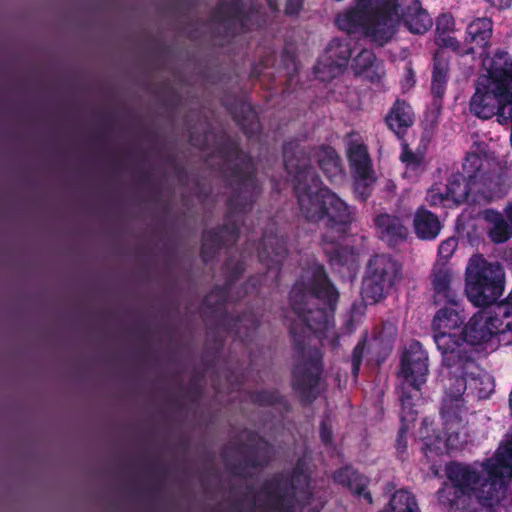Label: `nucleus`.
Here are the masks:
<instances>
[{"mask_svg": "<svg viewBox=\"0 0 512 512\" xmlns=\"http://www.w3.org/2000/svg\"><path fill=\"white\" fill-rule=\"evenodd\" d=\"M296 319L289 324L293 350L301 361L292 370V388L302 405L312 404L319 396L323 373V354L316 347L306 348L308 335L322 338L333 326L339 292L323 264L313 261L302 269L288 295Z\"/></svg>", "mask_w": 512, "mask_h": 512, "instance_id": "nucleus-1", "label": "nucleus"}, {"mask_svg": "<svg viewBox=\"0 0 512 512\" xmlns=\"http://www.w3.org/2000/svg\"><path fill=\"white\" fill-rule=\"evenodd\" d=\"M214 148L225 164L223 180L231 193L226 200L224 223L202 233L200 257L204 264L211 262L221 249L238 241L240 223L252 211L261 192L255 161L242 149L238 138L222 132L216 135Z\"/></svg>", "mask_w": 512, "mask_h": 512, "instance_id": "nucleus-2", "label": "nucleus"}, {"mask_svg": "<svg viewBox=\"0 0 512 512\" xmlns=\"http://www.w3.org/2000/svg\"><path fill=\"white\" fill-rule=\"evenodd\" d=\"M283 165L291 177L293 191L302 216L322 228L321 241L344 239L356 220L357 209L348 205L323 185L310 159L297 140L284 141Z\"/></svg>", "mask_w": 512, "mask_h": 512, "instance_id": "nucleus-3", "label": "nucleus"}, {"mask_svg": "<svg viewBox=\"0 0 512 512\" xmlns=\"http://www.w3.org/2000/svg\"><path fill=\"white\" fill-rule=\"evenodd\" d=\"M447 481L436 492L439 505L451 512H462L472 497L493 511L495 507L512 506V449L505 445L495 458H487L480 465L451 461L445 465Z\"/></svg>", "mask_w": 512, "mask_h": 512, "instance_id": "nucleus-4", "label": "nucleus"}, {"mask_svg": "<svg viewBox=\"0 0 512 512\" xmlns=\"http://www.w3.org/2000/svg\"><path fill=\"white\" fill-rule=\"evenodd\" d=\"M401 22L413 34H423L432 26L419 0H355L353 6L335 17L339 30L379 47L391 41Z\"/></svg>", "mask_w": 512, "mask_h": 512, "instance_id": "nucleus-5", "label": "nucleus"}, {"mask_svg": "<svg viewBox=\"0 0 512 512\" xmlns=\"http://www.w3.org/2000/svg\"><path fill=\"white\" fill-rule=\"evenodd\" d=\"M263 280L261 275L250 276L247 281L237 290L236 296L231 297L232 302H237L256 291ZM232 289L227 285H216L204 297L203 305L209 311L211 319L215 320L217 332L209 331L204 344L202 363L207 368H214L220 358L224 346V338L220 332L231 335L234 340L247 343L254 336L260 326V320L252 311H245L233 316L226 309L230 300Z\"/></svg>", "mask_w": 512, "mask_h": 512, "instance_id": "nucleus-6", "label": "nucleus"}, {"mask_svg": "<svg viewBox=\"0 0 512 512\" xmlns=\"http://www.w3.org/2000/svg\"><path fill=\"white\" fill-rule=\"evenodd\" d=\"M428 354L423 345L413 340L403 352L400 360L399 400L401 403V425L397 432L395 448L397 458L404 461L408 458L407 433L417 417V402L422 396V386L426 383L428 369Z\"/></svg>", "mask_w": 512, "mask_h": 512, "instance_id": "nucleus-7", "label": "nucleus"}, {"mask_svg": "<svg viewBox=\"0 0 512 512\" xmlns=\"http://www.w3.org/2000/svg\"><path fill=\"white\" fill-rule=\"evenodd\" d=\"M436 346L442 355L444 414L449 416L450 409L466 407L463 394L467 389V377L474 375L477 362L474 352L464 344L452 341L450 336L440 335Z\"/></svg>", "mask_w": 512, "mask_h": 512, "instance_id": "nucleus-8", "label": "nucleus"}, {"mask_svg": "<svg viewBox=\"0 0 512 512\" xmlns=\"http://www.w3.org/2000/svg\"><path fill=\"white\" fill-rule=\"evenodd\" d=\"M260 493L269 500L271 509L276 512H295L297 504L301 507L310 505L313 493L305 460L297 459L290 474L278 472L265 480Z\"/></svg>", "mask_w": 512, "mask_h": 512, "instance_id": "nucleus-9", "label": "nucleus"}, {"mask_svg": "<svg viewBox=\"0 0 512 512\" xmlns=\"http://www.w3.org/2000/svg\"><path fill=\"white\" fill-rule=\"evenodd\" d=\"M505 287V272L502 266L487 261L483 255L474 254L465 271V294L476 307L495 306Z\"/></svg>", "mask_w": 512, "mask_h": 512, "instance_id": "nucleus-10", "label": "nucleus"}, {"mask_svg": "<svg viewBox=\"0 0 512 512\" xmlns=\"http://www.w3.org/2000/svg\"><path fill=\"white\" fill-rule=\"evenodd\" d=\"M246 439L248 444L226 446L221 453L226 470L235 478H250L251 469L266 468L273 460V446L265 438L249 430Z\"/></svg>", "mask_w": 512, "mask_h": 512, "instance_id": "nucleus-11", "label": "nucleus"}, {"mask_svg": "<svg viewBox=\"0 0 512 512\" xmlns=\"http://www.w3.org/2000/svg\"><path fill=\"white\" fill-rule=\"evenodd\" d=\"M402 278V265L390 255L376 254L367 264L362 281L361 295L369 304L384 299Z\"/></svg>", "mask_w": 512, "mask_h": 512, "instance_id": "nucleus-12", "label": "nucleus"}, {"mask_svg": "<svg viewBox=\"0 0 512 512\" xmlns=\"http://www.w3.org/2000/svg\"><path fill=\"white\" fill-rule=\"evenodd\" d=\"M262 6L257 0H219L212 13L215 23L224 28V38L252 30V20L260 13Z\"/></svg>", "mask_w": 512, "mask_h": 512, "instance_id": "nucleus-13", "label": "nucleus"}, {"mask_svg": "<svg viewBox=\"0 0 512 512\" xmlns=\"http://www.w3.org/2000/svg\"><path fill=\"white\" fill-rule=\"evenodd\" d=\"M469 110L479 119L488 120L497 116L500 124H508L512 121V93L497 90L477 79Z\"/></svg>", "mask_w": 512, "mask_h": 512, "instance_id": "nucleus-14", "label": "nucleus"}, {"mask_svg": "<svg viewBox=\"0 0 512 512\" xmlns=\"http://www.w3.org/2000/svg\"><path fill=\"white\" fill-rule=\"evenodd\" d=\"M448 415L444 414V402L440 409V416L443 421L444 435L425 436L423 439V449L425 453L441 455L450 450H458L467 442L462 430L465 428V416L467 408L461 407L456 410L452 408Z\"/></svg>", "mask_w": 512, "mask_h": 512, "instance_id": "nucleus-15", "label": "nucleus"}, {"mask_svg": "<svg viewBox=\"0 0 512 512\" xmlns=\"http://www.w3.org/2000/svg\"><path fill=\"white\" fill-rule=\"evenodd\" d=\"M505 324L504 318L496 313V305L491 310L478 311L461 329L458 342L475 347L484 346L496 335L509 331Z\"/></svg>", "mask_w": 512, "mask_h": 512, "instance_id": "nucleus-16", "label": "nucleus"}, {"mask_svg": "<svg viewBox=\"0 0 512 512\" xmlns=\"http://www.w3.org/2000/svg\"><path fill=\"white\" fill-rule=\"evenodd\" d=\"M352 51L350 40L333 38L313 68L315 78L329 82L341 75L347 68Z\"/></svg>", "mask_w": 512, "mask_h": 512, "instance_id": "nucleus-17", "label": "nucleus"}, {"mask_svg": "<svg viewBox=\"0 0 512 512\" xmlns=\"http://www.w3.org/2000/svg\"><path fill=\"white\" fill-rule=\"evenodd\" d=\"M482 67L485 73L478 80L497 90L512 93V56L508 52L498 50L492 56L484 57Z\"/></svg>", "mask_w": 512, "mask_h": 512, "instance_id": "nucleus-18", "label": "nucleus"}, {"mask_svg": "<svg viewBox=\"0 0 512 512\" xmlns=\"http://www.w3.org/2000/svg\"><path fill=\"white\" fill-rule=\"evenodd\" d=\"M257 256L268 271H274V281H279L283 262L288 256L287 238L272 230H265L260 239Z\"/></svg>", "mask_w": 512, "mask_h": 512, "instance_id": "nucleus-19", "label": "nucleus"}, {"mask_svg": "<svg viewBox=\"0 0 512 512\" xmlns=\"http://www.w3.org/2000/svg\"><path fill=\"white\" fill-rule=\"evenodd\" d=\"M221 104L247 138L251 139L261 132L258 114L246 100L235 95L225 94L221 98Z\"/></svg>", "mask_w": 512, "mask_h": 512, "instance_id": "nucleus-20", "label": "nucleus"}, {"mask_svg": "<svg viewBox=\"0 0 512 512\" xmlns=\"http://www.w3.org/2000/svg\"><path fill=\"white\" fill-rule=\"evenodd\" d=\"M441 307L435 314L432 321L433 338L436 343V339L440 335L450 336L451 340L458 342L459 329L464 323V316L462 306L459 299H455L454 304H442Z\"/></svg>", "mask_w": 512, "mask_h": 512, "instance_id": "nucleus-21", "label": "nucleus"}, {"mask_svg": "<svg viewBox=\"0 0 512 512\" xmlns=\"http://www.w3.org/2000/svg\"><path fill=\"white\" fill-rule=\"evenodd\" d=\"M450 60L451 57L444 49H438L433 55V67L431 77V94L433 96V106L441 109L443 98L446 93L448 81L450 78Z\"/></svg>", "mask_w": 512, "mask_h": 512, "instance_id": "nucleus-22", "label": "nucleus"}, {"mask_svg": "<svg viewBox=\"0 0 512 512\" xmlns=\"http://www.w3.org/2000/svg\"><path fill=\"white\" fill-rule=\"evenodd\" d=\"M289 140L290 139L287 141ZM291 140H296V138H292ZM297 141L300 143L298 139ZM299 146L305 151V153H307L310 160L311 158L314 159L319 169L331 183H337L344 178L341 158L335 148L330 145L323 144L314 148L312 155H310V153L307 152L301 144H299Z\"/></svg>", "mask_w": 512, "mask_h": 512, "instance_id": "nucleus-23", "label": "nucleus"}, {"mask_svg": "<svg viewBox=\"0 0 512 512\" xmlns=\"http://www.w3.org/2000/svg\"><path fill=\"white\" fill-rule=\"evenodd\" d=\"M388 129L397 139L403 140L408 129L414 125L415 114L411 105L404 99H396L384 118Z\"/></svg>", "mask_w": 512, "mask_h": 512, "instance_id": "nucleus-24", "label": "nucleus"}, {"mask_svg": "<svg viewBox=\"0 0 512 512\" xmlns=\"http://www.w3.org/2000/svg\"><path fill=\"white\" fill-rule=\"evenodd\" d=\"M430 278L434 291V304L455 305V299H458V295L451 288L453 272L447 263L437 262L432 269Z\"/></svg>", "mask_w": 512, "mask_h": 512, "instance_id": "nucleus-25", "label": "nucleus"}, {"mask_svg": "<svg viewBox=\"0 0 512 512\" xmlns=\"http://www.w3.org/2000/svg\"><path fill=\"white\" fill-rule=\"evenodd\" d=\"M332 479L334 483L346 487L354 496L362 497L368 504L373 503L372 495L367 490L370 479L351 465H346L336 470L332 475Z\"/></svg>", "mask_w": 512, "mask_h": 512, "instance_id": "nucleus-26", "label": "nucleus"}, {"mask_svg": "<svg viewBox=\"0 0 512 512\" xmlns=\"http://www.w3.org/2000/svg\"><path fill=\"white\" fill-rule=\"evenodd\" d=\"M493 32V21L488 17H479L472 20L466 27L465 42L469 45L466 53H475L476 49H480L482 55L486 48L490 46Z\"/></svg>", "mask_w": 512, "mask_h": 512, "instance_id": "nucleus-27", "label": "nucleus"}, {"mask_svg": "<svg viewBox=\"0 0 512 512\" xmlns=\"http://www.w3.org/2000/svg\"><path fill=\"white\" fill-rule=\"evenodd\" d=\"M347 160L354 178H369L373 174L368 147L360 140H350L347 145Z\"/></svg>", "mask_w": 512, "mask_h": 512, "instance_id": "nucleus-28", "label": "nucleus"}, {"mask_svg": "<svg viewBox=\"0 0 512 512\" xmlns=\"http://www.w3.org/2000/svg\"><path fill=\"white\" fill-rule=\"evenodd\" d=\"M351 69L356 76L366 74L367 79L374 83L384 76V66L378 61L375 53L370 49H362L351 62Z\"/></svg>", "mask_w": 512, "mask_h": 512, "instance_id": "nucleus-29", "label": "nucleus"}, {"mask_svg": "<svg viewBox=\"0 0 512 512\" xmlns=\"http://www.w3.org/2000/svg\"><path fill=\"white\" fill-rule=\"evenodd\" d=\"M416 236L421 240H434L438 237L442 224L438 216L424 206L419 207L413 218Z\"/></svg>", "mask_w": 512, "mask_h": 512, "instance_id": "nucleus-30", "label": "nucleus"}, {"mask_svg": "<svg viewBox=\"0 0 512 512\" xmlns=\"http://www.w3.org/2000/svg\"><path fill=\"white\" fill-rule=\"evenodd\" d=\"M374 224L380 234V238L390 245L403 241L407 236V229L400 218L387 213L379 214L374 219Z\"/></svg>", "mask_w": 512, "mask_h": 512, "instance_id": "nucleus-31", "label": "nucleus"}, {"mask_svg": "<svg viewBox=\"0 0 512 512\" xmlns=\"http://www.w3.org/2000/svg\"><path fill=\"white\" fill-rule=\"evenodd\" d=\"M337 239L331 243L322 242V248L327 256L328 262L332 267H345L355 262V253L353 247L344 246Z\"/></svg>", "mask_w": 512, "mask_h": 512, "instance_id": "nucleus-32", "label": "nucleus"}, {"mask_svg": "<svg viewBox=\"0 0 512 512\" xmlns=\"http://www.w3.org/2000/svg\"><path fill=\"white\" fill-rule=\"evenodd\" d=\"M486 220L492 224L488 231L489 239L496 244H502L512 237V225L504 216L493 210L487 211Z\"/></svg>", "mask_w": 512, "mask_h": 512, "instance_id": "nucleus-33", "label": "nucleus"}, {"mask_svg": "<svg viewBox=\"0 0 512 512\" xmlns=\"http://www.w3.org/2000/svg\"><path fill=\"white\" fill-rule=\"evenodd\" d=\"M445 190L446 196L453 204L465 202L470 193L466 177L461 173H454L447 179Z\"/></svg>", "mask_w": 512, "mask_h": 512, "instance_id": "nucleus-34", "label": "nucleus"}, {"mask_svg": "<svg viewBox=\"0 0 512 512\" xmlns=\"http://www.w3.org/2000/svg\"><path fill=\"white\" fill-rule=\"evenodd\" d=\"M380 512H419V510L414 495L401 489L392 495L389 503Z\"/></svg>", "mask_w": 512, "mask_h": 512, "instance_id": "nucleus-35", "label": "nucleus"}, {"mask_svg": "<svg viewBox=\"0 0 512 512\" xmlns=\"http://www.w3.org/2000/svg\"><path fill=\"white\" fill-rule=\"evenodd\" d=\"M248 397L253 404L261 407H271L285 402L284 397L276 389L252 390L248 392Z\"/></svg>", "mask_w": 512, "mask_h": 512, "instance_id": "nucleus-36", "label": "nucleus"}, {"mask_svg": "<svg viewBox=\"0 0 512 512\" xmlns=\"http://www.w3.org/2000/svg\"><path fill=\"white\" fill-rule=\"evenodd\" d=\"M245 269V262L243 260H234L231 257L227 258L223 264L225 275L223 285H227L230 289H233L236 281L244 274Z\"/></svg>", "mask_w": 512, "mask_h": 512, "instance_id": "nucleus-37", "label": "nucleus"}, {"mask_svg": "<svg viewBox=\"0 0 512 512\" xmlns=\"http://www.w3.org/2000/svg\"><path fill=\"white\" fill-rule=\"evenodd\" d=\"M426 201L430 206H446L447 203L451 202L449 197L446 196V190L443 192L441 187L433 185L426 194Z\"/></svg>", "mask_w": 512, "mask_h": 512, "instance_id": "nucleus-38", "label": "nucleus"}, {"mask_svg": "<svg viewBox=\"0 0 512 512\" xmlns=\"http://www.w3.org/2000/svg\"><path fill=\"white\" fill-rule=\"evenodd\" d=\"M374 181L372 174L366 179L355 178L354 191L361 201H366L370 197Z\"/></svg>", "mask_w": 512, "mask_h": 512, "instance_id": "nucleus-39", "label": "nucleus"}, {"mask_svg": "<svg viewBox=\"0 0 512 512\" xmlns=\"http://www.w3.org/2000/svg\"><path fill=\"white\" fill-rule=\"evenodd\" d=\"M365 348V341L357 343V345L353 348L351 355V373L355 380H357L360 372V368L363 361Z\"/></svg>", "mask_w": 512, "mask_h": 512, "instance_id": "nucleus-40", "label": "nucleus"}, {"mask_svg": "<svg viewBox=\"0 0 512 512\" xmlns=\"http://www.w3.org/2000/svg\"><path fill=\"white\" fill-rule=\"evenodd\" d=\"M436 43L443 48H449L453 52H456L459 55H467L466 49L461 50V43L457 40L456 37L450 36L448 34L446 35H439L436 37Z\"/></svg>", "mask_w": 512, "mask_h": 512, "instance_id": "nucleus-41", "label": "nucleus"}, {"mask_svg": "<svg viewBox=\"0 0 512 512\" xmlns=\"http://www.w3.org/2000/svg\"><path fill=\"white\" fill-rule=\"evenodd\" d=\"M458 246V240L452 236L442 241L438 247V256L447 261L450 259Z\"/></svg>", "mask_w": 512, "mask_h": 512, "instance_id": "nucleus-42", "label": "nucleus"}, {"mask_svg": "<svg viewBox=\"0 0 512 512\" xmlns=\"http://www.w3.org/2000/svg\"><path fill=\"white\" fill-rule=\"evenodd\" d=\"M400 159L407 168L412 170H417L422 164V157L410 150L406 144L401 152Z\"/></svg>", "mask_w": 512, "mask_h": 512, "instance_id": "nucleus-43", "label": "nucleus"}, {"mask_svg": "<svg viewBox=\"0 0 512 512\" xmlns=\"http://www.w3.org/2000/svg\"><path fill=\"white\" fill-rule=\"evenodd\" d=\"M455 26L454 18L451 14H442L437 18L436 21V32L437 36L446 35L450 31H453Z\"/></svg>", "mask_w": 512, "mask_h": 512, "instance_id": "nucleus-44", "label": "nucleus"}, {"mask_svg": "<svg viewBox=\"0 0 512 512\" xmlns=\"http://www.w3.org/2000/svg\"><path fill=\"white\" fill-rule=\"evenodd\" d=\"M161 89L164 94V105L167 107L175 108L180 105L181 97L179 93L172 88L169 84H163Z\"/></svg>", "mask_w": 512, "mask_h": 512, "instance_id": "nucleus-45", "label": "nucleus"}, {"mask_svg": "<svg viewBox=\"0 0 512 512\" xmlns=\"http://www.w3.org/2000/svg\"><path fill=\"white\" fill-rule=\"evenodd\" d=\"M210 134H212L211 130H207L203 134H196L191 132L188 138L189 144L193 147L205 151L209 148L208 138Z\"/></svg>", "mask_w": 512, "mask_h": 512, "instance_id": "nucleus-46", "label": "nucleus"}, {"mask_svg": "<svg viewBox=\"0 0 512 512\" xmlns=\"http://www.w3.org/2000/svg\"><path fill=\"white\" fill-rule=\"evenodd\" d=\"M184 393L192 402H196L201 398L203 390L196 377H192L190 379L188 385L184 389Z\"/></svg>", "mask_w": 512, "mask_h": 512, "instance_id": "nucleus-47", "label": "nucleus"}, {"mask_svg": "<svg viewBox=\"0 0 512 512\" xmlns=\"http://www.w3.org/2000/svg\"><path fill=\"white\" fill-rule=\"evenodd\" d=\"M304 8V0H285L284 14L288 17H298Z\"/></svg>", "mask_w": 512, "mask_h": 512, "instance_id": "nucleus-48", "label": "nucleus"}, {"mask_svg": "<svg viewBox=\"0 0 512 512\" xmlns=\"http://www.w3.org/2000/svg\"><path fill=\"white\" fill-rule=\"evenodd\" d=\"M137 180L141 186L150 188V192H151L153 200L156 201L159 199L160 191L155 185L151 184V177H150V173L148 171H141L138 174Z\"/></svg>", "mask_w": 512, "mask_h": 512, "instance_id": "nucleus-49", "label": "nucleus"}, {"mask_svg": "<svg viewBox=\"0 0 512 512\" xmlns=\"http://www.w3.org/2000/svg\"><path fill=\"white\" fill-rule=\"evenodd\" d=\"M268 62H269V59L265 58V59H261L257 63H254L250 70L249 78L251 80H259L260 77L262 75H264V70L268 68V66H269Z\"/></svg>", "mask_w": 512, "mask_h": 512, "instance_id": "nucleus-50", "label": "nucleus"}, {"mask_svg": "<svg viewBox=\"0 0 512 512\" xmlns=\"http://www.w3.org/2000/svg\"><path fill=\"white\" fill-rule=\"evenodd\" d=\"M320 439L323 445L330 446L333 441L332 428L327 420H322L320 424Z\"/></svg>", "mask_w": 512, "mask_h": 512, "instance_id": "nucleus-51", "label": "nucleus"}, {"mask_svg": "<svg viewBox=\"0 0 512 512\" xmlns=\"http://www.w3.org/2000/svg\"><path fill=\"white\" fill-rule=\"evenodd\" d=\"M194 4L189 0H177L171 3V10L177 14H183L186 10L190 9Z\"/></svg>", "mask_w": 512, "mask_h": 512, "instance_id": "nucleus-52", "label": "nucleus"}, {"mask_svg": "<svg viewBox=\"0 0 512 512\" xmlns=\"http://www.w3.org/2000/svg\"><path fill=\"white\" fill-rule=\"evenodd\" d=\"M173 169L174 175L181 185H186L188 182V172L186 168L180 163L177 164Z\"/></svg>", "mask_w": 512, "mask_h": 512, "instance_id": "nucleus-53", "label": "nucleus"}, {"mask_svg": "<svg viewBox=\"0 0 512 512\" xmlns=\"http://www.w3.org/2000/svg\"><path fill=\"white\" fill-rule=\"evenodd\" d=\"M491 6L498 9H506L511 6V0H486Z\"/></svg>", "mask_w": 512, "mask_h": 512, "instance_id": "nucleus-54", "label": "nucleus"}, {"mask_svg": "<svg viewBox=\"0 0 512 512\" xmlns=\"http://www.w3.org/2000/svg\"><path fill=\"white\" fill-rule=\"evenodd\" d=\"M471 160H472V166L474 168V171H478L480 168V165H481V160L475 154L466 158V162H469Z\"/></svg>", "mask_w": 512, "mask_h": 512, "instance_id": "nucleus-55", "label": "nucleus"}, {"mask_svg": "<svg viewBox=\"0 0 512 512\" xmlns=\"http://www.w3.org/2000/svg\"><path fill=\"white\" fill-rule=\"evenodd\" d=\"M164 162L166 165L170 166L171 168H174L177 164H179L176 157L172 154L165 156Z\"/></svg>", "mask_w": 512, "mask_h": 512, "instance_id": "nucleus-56", "label": "nucleus"}, {"mask_svg": "<svg viewBox=\"0 0 512 512\" xmlns=\"http://www.w3.org/2000/svg\"><path fill=\"white\" fill-rule=\"evenodd\" d=\"M266 2L272 13H278L280 11L278 0H266Z\"/></svg>", "mask_w": 512, "mask_h": 512, "instance_id": "nucleus-57", "label": "nucleus"}, {"mask_svg": "<svg viewBox=\"0 0 512 512\" xmlns=\"http://www.w3.org/2000/svg\"><path fill=\"white\" fill-rule=\"evenodd\" d=\"M506 218L508 219L509 223L512 225V201L508 202L504 209Z\"/></svg>", "mask_w": 512, "mask_h": 512, "instance_id": "nucleus-58", "label": "nucleus"}, {"mask_svg": "<svg viewBox=\"0 0 512 512\" xmlns=\"http://www.w3.org/2000/svg\"><path fill=\"white\" fill-rule=\"evenodd\" d=\"M95 141L98 145H101L103 143V133H97L95 135Z\"/></svg>", "mask_w": 512, "mask_h": 512, "instance_id": "nucleus-59", "label": "nucleus"}, {"mask_svg": "<svg viewBox=\"0 0 512 512\" xmlns=\"http://www.w3.org/2000/svg\"><path fill=\"white\" fill-rule=\"evenodd\" d=\"M153 472L155 474H158V475H161V476H163L165 474L164 469L159 468V467H153Z\"/></svg>", "mask_w": 512, "mask_h": 512, "instance_id": "nucleus-60", "label": "nucleus"}, {"mask_svg": "<svg viewBox=\"0 0 512 512\" xmlns=\"http://www.w3.org/2000/svg\"><path fill=\"white\" fill-rule=\"evenodd\" d=\"M407 78L411 79V80H414V73H413L412 69L408 70Z\"/></svg>", "mask_w": 512, "mask_h": 512, "instance_id": "nucleus-61", "label": "nucleus"}, {"mask_svg": "<svg viewBox=\"0 0 512 512\" xmlns=\"http://www.w3.org/2000/svg\"><path fill=\"white\" fill-rule=\"evenodd\" d=\"M218 82H219V78L218 77H216V76H212L211 77V84H216Z\"/></svg>", "mask_w": 512, "mask_h": 512, "instance_id": "nucleus-62", "label": "nucleus"}, {"mask_svg": "<svg viewBox=\"0 0 512 512\" xmlns=\"http://www.w3.org/2000/svg\"><path fill=\"white\" fill-rule=\"evenodd\" d=\"M160 491H161V488H160L159 486H155V487L152 489V492H153L154 494H158V493H160Z\"/></svg>", "mask_w": 512, "mask_h": 512, "instance_id": "nucleus-63", "label": "nucleus"}, {"mask_svg": "<svg viewBox=\"0 0 512 512\" xmlns=\"http://www.w3.org/2000/svg\"><path fill=\"white\" fill-rule=\"evenodd\" d=\"M247 489H248L249 491H253V487H252V486H248V487H247Z\"/></svg>", "mask_w": 512, "mask_h": 512, "instance_id": "nucleus-64", "label": "nucleus"}]
</instances>
